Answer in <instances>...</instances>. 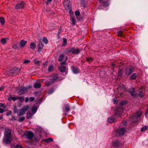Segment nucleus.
Returning <instances> with one entry per match:
<instances>
[{
	"instance_id": "f257e3e1",
	"label": "nucleus",
	"mask_w": 148,
	"mask_h": 148,
	"mask_svg": "<svg viewBox=\"0 0 148 148\" xmlns=\"http://www.w3.org/2000/svg\"><path fill=\"white\" fill-rule=\"evenodd\" d=\"M4 136L3 139V143L8 144L10 143L12 140L11 131L9 128L5 129Z\"/></svg>"
},
{
	"instance_id": "f03ea898",
	"label": "nucleus",
	"mask_w": 148,
	"mask_h": 148,
	"mask_svg": "<svg viewBox=\"0 0 148 148\" xmlns=\"http://www.w3.org/2000/svg\"><path fill=\"white\" fill-rule=\"evenodd\" d=\"M122 115V114L120 113V112L116 111L115 112L114 116H111L108 118L107 121L108 123H111L116 122V119L115 116H116L117 117H120L121 115Z\"/></svg>"
},
{
	"instance_id": "7ed1b4c3",
	"label": "nucleus",
	"mask_w": 148,
	"mask_h": 148,
	"mask_svg": "<svg viewBox=\"0 0 148 148\" xmlns=\"http://www.w3.org/2000/svg\"><path fill=\"white\" fill-rule=\"evenodd\" d=\"M32 87L31 86H29L27 87H21L18 90V93L20 95L23 94L27 91L29 88H30Z\"/></svg>"
},
{
	"instance_id": "20e7f679",
	"label": "nucleus",
	"mask_w": 148,
	"mask_h": 148,
	"mask_svg": "<svg viewBox=\"0 0 148 148\" xmlns=\"http://www.w3.org/2000/svg\"><path fill=\"white\" fill-rule=\"evenodd\" d=\"M133 71V68L132 67L129 66L127 67L125 70V74L128 75L132 73Z\"/></svg>"
},
{
	"instance_id": "39448f33",
	"label": "nucleus",
	"mask_w": 148,
	"mask_h": 148,
	"mask_svg": "<svg viewBox=\"0 0 148 148\" xmlns=\"http://www.w3.org/2000/svg\"><path fill=\"white\" fill-rule=\"evenodd\" d=\"M25 3L23 1H21L20 3L17 4L15 7V8L16 9H21L24 7Z\"/></svg>"
},
{
	"instance_id": "423d86ee",
	"label": "nucleus",
	"mask_w": 148,
	"mask_h": 148,
	"mask_svg": "<svg viewBox=\"0 0 148 148\" xmlns=\"http://www.w3.org/2000/svg\"><path fill=\"white\" fill-rule=\"evenodd\" d=\"M121 144V141L119 140H116L113 143L112 146L114 147H119Z\"/></svg>"
},
{
	"instance_id": "0eeeda50",
	"label": "nucleus",
	"mask_w": 148,
	"mask_h": 148,
	"mask_svg": "<svg viewBox=\"0 0 148 148\" xmlns=\"http://www.w3.org/2000/svg\"><path fill=\"white\" fill-rule=\"evenodd\" d=\"M125 130L124 128H121L119 130L117 131V133L119 134V135H123L124 134Z\"/></svg>"
},
{
	"instance_id": "6e6552de",
	"label": "nucleus",
	"mask_w": 148,
	"mask_h": 148,
	"mask_svg": "<svg viewBox=\"0 0 148 148\" xmlns=\"http://www.w3.org/2000/svg\"><path fill=\"white\" fill-rule=\"evenodd\" d=\"M33 134L31 132H29L26 134L27 138L29 139H32L33 138Z\"/></svg>"
},
{
	"instance_id": "1a4fd4ad",
	"label": "nucleus",
	"mask_w": 148,
	"mask_h": 148,
	"mask_svg": "<svg viewBox=\"0 0 148 148\" xmlns=\"http://www.w3.org/2000/svg\"><path fill=\"white\" fill-rule=\"evenodd\" d=\"M142 114V111L140 110L137 112L136 114H134L133 116H135V117L138 118L140 117Z\"/></svg>"
},
{
	"instance_id": "9d476101",
	"label": "nucleus",
	"mask_w": 148,
	"mask_h": 148,
	"mask_svg": "<svg viewBox=\"0 0 148 148\" xmlns=\"http://www.w3.org/2000/svg\"><path fill=\"white\" fill-rule=\"evenodd\" d=\"M99 1L103 3L105 6H107L109 5V3L108 0H99Z\"/></svg>"
},
{
	"instance_id": "9b49d317",
	"label": "nucleus",
	"mask_w": 148,
	"mask_h": 148,
	"mask_svg": "<svg viewBox=\"0 0 148 148\" xmlns=\"http://www.w3.org/2000/svg\"><path fill=\"white\" fill-rule=\"evenodd\" d=\"M74 50V47L68 48L66 49V51L67 53H71L73 54Z\"/></svg>"
},
{
	"instance_id": "f8f14e48",
	"label": "nucleus",
	"mask_w": 148,
	"mask_h": 148,
	"mask_svg": "<svg viewBox=\"0 0 148 148\" xmlns=\"http://www.w3.org/2000/svg\"><path fill=\"white\" fill-rule=\"evenodd\" d=\"M27 42L26 40H22L20 42V47H24L27 44Z\"/></svg>"
},
{
	"instance_id": "ddd939ff",
	"label": "nucleus",
	"mask_w": 148,
	"mask_h": 148,
	"mask_svg": "<svg viewBox=\"0 0 148 148\" xmlns=\"http://www.w3.org/2000/svg\"><path fill=\"white\" fill-rule=\"evenodd\" d=\"M43 47V45L42 44V43L41 42H39L38 45V52H40L41 51Z\"/></svg>"
},
{
	"instance_id": "4468645a",
	"label": "nucleus",
	"mask_w": 148,
	"mask_h": 148,
	"mask_svg": "<svg viewBox=\"0 0 148 148\" xmlns=\"http://www.w3.org/2000/svg\"><path fill=\"white\" fill-rule=\"evenodd\" d=\"M72 70L73 73L75 74H77L79 72V70L78 68L73 67L72 68Z\"/></svg>"
},
{
	"instance_id": "2eb2a0df",
	"label": "nucleus",
	"mask_w": 148,
	"mask_h": 148,
	"mask_svg": "<svg viewBox=\"0 0 148 148\" xmlns=\"http://www.w3.org/2000/svg\"><path fill=\"white\" fill-rule=\"evenodd\" d=\"M66 67L65 66L62 65L60 67L59 69L60 71L62 72H64L66 70Z\"/></svg>"
},
{
	"instance_id": "dca6fc26",
	"label": "nucleus",
	"mask_w": 148,
	"mask_h": 148,
	"mask_svg": "<svg viewBox=\"0 0 148 148\" xmlns=\"http://www.w3.org/2000/svg\"><path fill=\"white\" fill-rule=\"evenodd\" d=\"M129 92L132 96H134L135 95V92L134 88H131Z\"/></svg>"
},
{
	"instance_id": "f3484780",
	"label": "nucleus",
	"mask_w": 148,
	"mask_h": 148,
	"mask_svg": "<svg viewBox=\"0 0 148 148\" xmlns=\"http://www.w3.org/2000/svg\"><path fill=\"white\" fill-rule=\"evenodd\" d=\"M30 46L31 49L34 50L36 48V44L34 42H31L30 44Z\"/></svg>"
},
{
	"instance_id": "a211bd4d",
	"label": "nucleus",
	"mask_w": 148,
	"mask_h": 148,
	"mask_svg": "<svg viewBox=\"0 0 148 148\" xmlns=\"http://www.w3.org/2000/svg\"><path fill=\"white\" fill-rule=\"evenodd\" d=\"M25 114V112L22 109L19 110V113L18 114V116H21L24 114Z\"/></svg>"
},
{
	"instance_id": "6ab92c4d",
	"label": "nucleus",
	"mask_w": 148,
	"mask_h": 148,
	"mask_svg": "<svg viewBox=\"0 0 148 148\" xmlns=\"http://www.w3.org/2000/svg\"><path fill=\"white\" fill-rule=\"evenodd\" d=\"M30 108L29 106L28 105H26L22 108V109L25 112H26Z\"/></svg>"
},
{
	"instance_id": "aec40b11",
	"label": "nucleus",
	"mask_w": 148,
	"mask_h": 148,
	"mask_svg": "<svg viewBox=\"0 0 148 148\" xmlns=\"http://www.w3.org/2000/svg\"><path fill=\"white\" fill-rule=\"evenodd\" d=\"M20 71L19 70H11L10 71V73H13L14 75H16L18 74V72Z\"/></svg>"
},
{
	"instance_id": "412c9836",
	"label": "nucleus",
	"mask_w": 148,
	"mask_h": 148,
	"mask_svg": "<svg viewBox=\"0 0 148 148\" xmlns=\"http://www.w3.org/2000/svg\"><path fill=\"white\" fill-rule=\"evenodd\" d=\"M137 77V74L136 73H134L130 77V79H135Z\"/></svg>"
},
{
	"instance_id": "4be33fe9",
	"label": "nucleus",
	"mask_w": 148,
	"mask_h": 148,
	"mask_svg": "<svg viewBox=\"0 0 148 148\" xmlns=\"http://www.w3.org/2000/svg\"><path fill=\"white\" fill-rule=\"evenodd\" d=\"M41 87V84L40 83H35L34 84V87L36 88H38Z\"/></svg>"
},
{
	"instance_id": "5701e85b",
	"label": "nucleus",
	"mask_w": 148,
	"mask_h": 148,
	"mask_svg": "<svg viewBox=\"0 0 148 148\" xmlns=\"http://www.w3.org/2000/svg\"><path fill=\"white\" fill-rule=\"evenodd\" d=\"M43 141L46 142L47 143L52 142L53 141V139L51 138H48L46 139L42 140Z\"/></svg>"
},
{
	"instance_id": "b1692460",
	"label": "nucleus",
	"mask_w": 148,
	"mask_h": 148,
	"mask_svg": "<svg viewBox=\"0 0 148 148\" xmlns=\"http://www.w3.org/2000/svg\"><path fill=\"white\" fill-rule=\"evenodd\" d=\"M58 75L57 74L53 76L52 81L53 82L52 83H53L55 82V80L58 79Z\"/></svg>"
},
{
	"instance_id": "393cba45",
	"label": "nucleus",
	"mask_w": 148,
	"mask_h": 148,
	"mask_svg": "<svg viewBox=\"0 0 148 148\" xmlns=\"http://www.w3.org/2000/svg\"><path fill=\"white\" fill-rule=\"evenodd\" d=\"M80 50L79 49H75L74 48V53H73V54H79L80 52Z\"/></svg>"
},
{
	"instance_id": "a878e982",
	"label": "nucleus",
	"mask_w": 148,
	"mask_h": 148,
	"mask_svg": "<svg viewBox=\"0 0 148 148\" xmlns=\"http://www.w3.org/2000/svg\"><path fill=\"white\" fill-rule=\"evenodd\" d=\"M72 22L73 25H75V19L73 16H71L70 18Z\"/></svg>"
},
{
	"instance_id": "bb28decb",
	"label": "nucleus",
	"mask_w": 148,
	"mask_h": 148,
	"mask_svg": "<svg viewBox=\"0 0 148 148\" xmlns=\"http://www.w3.org/2000/svg\"><path fill=\"white\" fill-rule=\"evenodd\" d=\"M64 57V55L63 54H61L59 57V58L58 59V61L59 62H61L62 61L63 58Z\"/></svg>"
},
{
	"instance_id": "cd10ccee",
	"label": "nucleus",
	"mask_w": 148,
	"mask_h": 148,
	"mask_svg": "<svg viewBox=\"0 0 148 148\" xmlns=\"http://www.w3.org/2000/svg\"><path fill=\"white\" fill-rule=\"evenodd\" d=\"M37 111V108L36 106H34L32 108V111L33 114H35Z\"/></svg>"
},
{
	"instance_id": "c85d7f7f",
	"label": "nucleus",
	"mask_w": 148,
	"mask_h": 148,
	"mask_svg": "<svg viewBox=\"0 0 148 148\" xmlns=\"http://www.w3.org/2000/svg\"><path fill=\"white\" fill-rule=\"evenodd\" d=\"M54 67L53 65H51L49 66L48 70L49 72L52 71L53 70Z\"/></svg>"
},
{
	"instance_id": "c756f323",
	"label": "nucleus",
	"mask_w": 148,
	"mask_h": 148,
	"mask_svg": "<svg viewBox=\"0 0 148 148\" xmlns=\"http://www.w3.org/2000/svg\"><path fill=\"white\" fill-rule=\"evenodd\" d=\"M0 21L2 25L4 24L5 23V21L4 18L3 17H1L0 18Z\"/></svg>"
},
{
	"instance_id": "7c9ffc66",
	"label": "nucleus",
	"mask_w": 148,
	"mask_h": 148,
	"mask_svg": "<svg viewBox=\"0 0 148 148\" xmlns=\"http://www.w3.org/2000/svg\"><path fill=\"white\" fill-rule=\"evenodd\" d=\"M27 117L28 119L30 118L33 115V114L31 112H28L27 113Z\"/></svg>"
},
{
	"instance_id": "2f4dec72",
	"label": "nucleus",
	"mask_w": 148,
	"mask_h": 148,
	"mask_svg": "<svg viewBox=\"0 0 148 148\" xmlns=\"http://www.w3.org/2000/svg\"><path fill=\"white\" fill-rule=\"evenodd\" d=\"M1 41L3 44L4 45L6 43V39L5 38H2L1 39Z\"/></svg>"
},
{
	"instance_id": "473e14b6",
	"label": "nucleus",
	"mask_w": 148,
	"mask_h": 148,
	"mask_svg": "<svg viewBox=\"0 0 148 148\" xmlns=\"http://www.w3.org/2000/svg\"><path fill=\"white\" fill-rule=\"evenodd\" d=\"M63 40L64 43L62 45V46L65 47L67 45V40L65 38H63Z\"/></svg>"
},
{
	"instance_id": "72a5a7b5",
	"label": "nucleus",
	"mask_w": 148,
	"mask_h": 148,
	"mask_svg": "<svg viewBox=\"0 0 148 148\" xmlns=\"http://www.w3.org/2000/svg\"><path fill=\"white\" fill-rule=\"evenodd\" d=\"M42 41L46 44H47L48 42V41L47 38L45 37H44L42 39Z\"/></svg>"
},
{
	"instance_id": "f704fd0d",
	"label": "nucleus",
	"mask_w": 148,
	"mask_h": 148,
	"mask_svg": "<svg viewBox=\"0 0 148 148\" xmlns=\"http://www.w3.org/2000/svg\"><path fill=\"white\" fill-rule=\"evenodd\" d=\"M64 5H65V6L66 8V10L70 9L71 8V6L69 4V3L68 4H66L65 3V2H64Z\"/></svg>"
},
{
	"instance_id": "c9c22d12",
	"label": "nucleus",
	"mask_w": 148,
	"mask_h": 148,
	"mask_svg": "<svg viewBox=\"0 0 148 148\" xmlns=\"http://www.w3.org/2000/svg\"><path fill=\"white\" fill-rule=\"evenodd\" d=\"M117 34L119 36H121L122 35L123 32L121 30H119L117 32Z\"/></svg>"
},
{
	"instance_id": "e433bc0d",
	"label": "nucleus",
	"mask_w": 148,
	"mask_h": 148,
	"mask_svg": "<svg viewBox=\"0 0 148 148\" xmlns=\"http://www.w3.org/2000/svg\"><path fill=\"white\" fill-rule=\"evenodd\" d=\"M8 99L9 100H12L13 101H16V100L18 99V97L17 98L16 97H11L9 98Z\"/></svg>"
},
{
	"instance_id": "4c0bfd02",
	"label": "nucleus",
	"mask_w": 148,
	"mask_h": 148,
	"mask_svg": "<svg viewBox=\"0 0 148 148\" xmlns=\"http://www.w3.org/2000/svg\"><path fill=\"white\" fill-rule=\"evenodd\" d=\"M25 119V118L23 116L20 118L18 120V121L20 122H22Z\"/></svg>"
},
{
	"instance_id": "58836bf2",
	"label": "nucleus",
	"mask_w": 148,
	"mask_h": 148,
	"mask_svg": "<svg viewBox=\"0 0 148 148\" xmlns=\"http://www.w3.org/2000/svg\"><path fill=\"white\" fill-rule=\"evenodd\" d=\"M127 103V101H121L120 102V103L121 106H123L126 104Z\"/></svg>"
},
{
	"instance_id": "ea45409f",
	"label": "nucleus",
	"mask_w": 148,
	"mask_h": 148,
	"mask_svg": "<svg viewBox=\"0 0 148 148\" xmlns=\"http://www.w3.org/2000/svg\"><path fill=\"white\" fill-rule=\"evenodd\" d=\"M147 127L146 126H145L144 127H142L141 130L142 132H143L146 130L147 129Z\"/></svg>"
},
{
	"instance_id": "a19ab883",
	"label": "nucleus",
	"mask_w": 148,
	"mask_h": 148,
	"mask_svg": "<svg viewBox=\"0 0 148 148\" xmlns=\"http://www.w3.org/2000/svg\"><path fill=\"white\" fill-rule=\"evenodd\" d=\"M65 109L66 111L68 112L70 110L69 106L68 105L65 106Z\"/></svg>"
},
{
	"instance_id": "79ce46f5",
	"label": "nucleus",
	"mask_w": 148,
	"mask_h": 148,
	"mask_svg": "<svg viewBox=\"0 0 148 148\" xmlns=\"http://www.w3.org/2000/svg\"><path fill=\"white\" fill-rule=\"evenodd\" d=\"M13 110L14 114H16L18 112V110L16 106H14Z\"/></svg>"
},
{
	"instance_id": "37998d69",
	"label": "nucleus",
	"mask_w": 148,
	"mask_h": 148,
	"mask_svg": "<svg viewBox=\"0 0 148 148\" xmlns=\"http://www.w3.org/2000/svg\"><path fill=\"white\" fill-rule=\"evenodd\" d=\"M18 99L19 101L21 102H22L24 100V99L23 97H18Z\"/></svg>"
},
{
	"instance_id": "c03bdc74",
	"label": "nucleus",
	"mask_w": 148,
	"mask_h": 148,
	"mask_svg": "<svg viewBox=\"0 0 148 148\" xmlns=\"http://www.w3.org/2000/svg\"><path fill=\"white\" fill-rule=\"evenodd\" d=\"M53 82V81H51V82H49L48 81H47L45 82V84L47 86H48L51 85V84H52V83Z\"/></svg>"
},
{
	"instance_id": "a18cd8bd",
	"label": "nucleus",
	"mask_w": 148,
	"mask_h": 148,
	"mask_svg": "<svg viewBox=\"0 0 148 148\" xmlns=\"http://www.w3.org/2000/svg\"><path fill=\"white\" fill-rule=\"evenodd\" d=\"M92 59L91 58L87 57L86 58V60L88 62H90L92 61Z\"/></svg>"
},
{
	"instance_id": "49530a36",
	"label": "nucleus",
	"mask_w": 148,
	"mask_h": 148,
	"mask_svg": "<svg viewBox=\"0 0 148 148\" xmlns=\"http://www.w3.org/2000/svg\"><path fill=\"white\" fill-rule=\"evenodd\" d=\"M13 148H23V147L20 145H16L15 146L13 147Z\"/></svg>"
},
{
	"instance_id": "de8ad7c7",
	"label": "nucleus",
	"mask_w": 148,
	"mask_h": 148,
	"mask_svg": "<svg viewBox=\"0 0 148 148\" xmlns=\"http://www.w3.org/2000/svg\"><path fill=\"white\" fill-rule=\"evenodd\" d=\"M54 91V90L53 88H51L49 90L48 93L49 94L52 93Z\"/></svg>"
},
{
	"instance_id": "09e8293b",
	"label": "nucleus",
	"mask_w": 148,
	"mask_h": 148,
	"mask_svg": "<svg viewBox=\"0 0 148 148\" xmlns=\"http://www.w3.org/2000/svg\"><path fill=\"white\" fill-rule=\"evenodd\" d=\"M138 95L140 97H143L144 95L142 91H140Z\"/></svg>"
},
{
	"instance_id": "8fccbe9b",
	"label": "nucleus",
	"mask_w": 148,
	"mask_h": 148,
	"mask_svg": "<svg viewBox=\"0 0 148 148\" xmlns=\"http://www.w3.org/2000/svg\"><path fill=\"white\" fill-rule=\"evenodd\" d=\"M35 62V64H39L40 62L38 60H33Z\"/></svg>"
},
{
	"instance_id": "3c124183",
	"label": "nucleus",
	"mask_w": 148,
	"mask_h": 148,
	"mask_svg": "<svg viewBox=\"0 0 148 148\" xmlns=\"http://www.w3.org/2000/svg\"><path fill=\"white\" fill-rule=\"evenodd\" d=\"M75 15L76 16H78L79 15L80 12L78 10H76L75 12Z\"/></svg>"
},
{
	"instance_id": "603ef678",
	"label": "nucleus",
	"mask_w": 148,
	"mask_h": 148,
	"mask_svg": "<svg viewBox=\"0 0 148 148\" xmlns=\"http://www.w3.org/2000/svg\"><path fill=\"white\" fill-rule=\"evenodd\" d=\"M29 99L30 102H32L34 100L35 98L34 97H30L29 98Z\"/></svg>"
},
{
	"instance_id": "864d4df0",
	"label": "nucleus",
	"mask_w": 148,
	"mask_h": 148,
	"mask_svg": "<svg viewBox=\"0 0 148 148\" xmlns=\"http://www.w3.org/2000/svg\"><path fill=\"white\" fill-rule=\"evenodd\" d=\"M12 112L11 111H9L7 113H6V115L7 116H9L10 115H11L12 114Z\"/></svg>"
},
{
	"instance_id": "5fc2aeb1",
	"label": "nucleus",
	"mask_w": 148,
	"mask_h": 148,
	"mask_svg": "<svg viewBox=\"0 0 148 148\" xmlns=\"http://www.w3.org/2000/svg\"><path fill=\"white\" fill-rule=\"evenodd\" d=\"M30 62V61L29 60H26L25 61H24L23 63L25 64H28Z\"/></svg>"
},
{
	"instance_id": "6e6d98bb",
	"label": "nucleus",
	"mask_w": 148,
	"mask_h": 148,
	"mask_svg": "<svg viewBox=\"0 0 148 148\" xmlns=\"http://www.w3.org/2000/svg\"><path fill=\"white\" fill-rule=\"evenodd\" d=\"M18 47L17 45H15L13 46V48L14 49L17 48Z\"/></svg>"
},
{
	"instance_id": "4d7b16f0",
	"label": "nucleus",
	"mask_w": 148,
	"mask_h": 148,
	"mask_svg": "<svg viewBox=\"0 0 148 148\" xmlns=\"http://www.w3.org/2000/svg\"><path fill=\"white\" fill-rule=\"evenodd\" d=\"M11 119L12 121H15L16 119L15 117L14 116H13L12 117Z\"/></svg>"
},
{
	"instance_id": "13d9d810",
	"label": "nucleus",
	"mask_w": 148,
	"mask_h": 148,
	"mask_svg": "<svg viewBox=\"0 0 148 148\" xmlns=\"http://www.w3.org/2000/svg\"><path fill=\"white\" fill-rule=\"evenodd\" d=\"M4 112L2 108H0V113H3Z\"/></svg>"
},
{
	"instance_id": "bf43d9fd",
	"label": "nucleus",
	"mask_w": 148,
	"mask_h": 148,
	"mask_svg": "<svg viewBox=\"0 0 148 148\" xmlns=\"http://www.w3.org/2000/svg\"><path fill=\"white\" fill-rule=\"evenodd\" d=\"M66 62V61H63L62 62H61L60 63V64H61V65H64V64H65Z\"/></svg>"
},
{
	"instance_id": "052dcab7",
	"label": "nucleus",
	"mask_w": 148,
	"mask_h": 148,
	"mask_svg": "<svg viewBox=\"0 0 148 148\" xmlns=\"http://www.w3.org/2000/svg\"><path fill=\"white\" fill-rule=\"evenodd\" d=\"M122 73V71H119L118 73V75H121Z\"/></svg>"
},
{
	"instance_id": "680f3d73",
	"label": "nucleus",
	"mask_w": 148,
	"mask_h": 148,
	"mask_svg": "<svg viewBox=\"0 0 148 148\" xmlns=\"http://www.w3.org/2000/svg\"><path fill=\"white\" fill-rule=\"evenodd\" d=\"M29 100V99L27 97L25 98V102H27Z\"/></svg>"
},
{
	"instance_id": "e2e57ef3",
	"label": "nucleus",
	"mask_w": 148,
	"mask_h": 148,
	"mask_svg": "<svg viewBox=\"0 0 148 148\" xmlns=\"http://www.w3.org/2000/svg\"><path fill=\"white\" fill-rule=\"evenodd\" d=\"M52 0H47L46 2V3L48 4L49 2H51Z\"/></svg>"
},
{
	"instance_id": "0e129e2a",
	"label": "nucleus",
	"mask_w": 148,
	"mask_h": 148,
	"mask_svg": "<svg viewBox=\"0 0 148 148\" xmlns=\"http://www.w3.org/2000/svg\"><path fill=\"white\" fill-rule=\"evenodd\" d=\"M43 66L45 67L46 66H47V63L46 62H44L43 63Z\"/></svg>"
},
{
	"instance_id": "69168bd1",
	"label": "nucleus",
	"mask_w": 148,
	"mask_h": 148,
	"mask_svg": "<svg viewBox=\"0 0 148 148\" xmlns=\"http://www.w3.org/2000/svg\"><path fill=\"white\" fill-rule=\"evenodd\" d=\"M4 88V87L3 86H1L0 88V91H2L3 90Z\"/></svg>"
},
{
	"instance_id": "338daca9",
	"label": "nucleus",
	"mask_w": 148,
	"mask_h": 148,
	"mask_svg": "<svg viewBox=\"0 0 148 148\" xmlns=\"http://www.w3.org/2000/svg\"><path fill=\"white\" fill-rule=\"evenodd\" d=\"M123 94V93H120V95L121 96H122Z\"/></svg>"
},
{
	"instance_id": "774afa93",
	"label": "nucleus",
	"mask_w": 148,
	"mask_h": 148,
	"mask_svg": "<svg viewBox=\"0 0 148 148\" xmlns=\"http://www.w3.org/2000/svg\"><path fill=\"white\" fill-rule=\"evenodd\" d=\"M113 101H114V103L116 101V100L114 99H113Z\"/></svg>"
}]
</instances>
